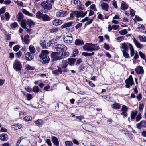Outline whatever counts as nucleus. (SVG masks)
Instances as JSON below:
<instances>
[{
    "mask_svg": "<svg viewBox=\"0 0 146 146\" xmlns=\"http://www.w3.org/2000/svg\"><path fill=\"white\" fill-rule=\"evenodd\" d=\"M66 146H73V144L72 142L70 141H67L65 142Z\"/></svg>",
    "mask_w": 146,
    "mask_h": 146,
    "instance_id": "nucleus-51",
    "label": "nucleus"
},
{
    "mask_svg": "<svg viewBox=\"0 0 146 146\" xmlns=\"http://www.w3.org/2000/svg\"><path fill=\"white\" fill-rule=\"evenodd\" d=\"M13 68L16 71H19L22 67V65L20 62L17 60H16L13 64Z\"/></svg>",
    "mask_w": 146,
    "mask_h": 146,
    "instance_id": "nucleus-6",
    "label": "nucleus"
},
{
    "mask_svg": "<svg viewBox=\"0 0 146 146\" xmlns=\"http://www.w3.org/2000/svg\"><path fill=\"white\" fill-rule=\"evenodd\" d=\"M83 48L85 51L91 52L98 50L99 47L97 45L87 43L83 46Z\"/></svg>",
    "mask_w": 146,
    "mask_h": 146,
    "instance_id": "nucleus-1",
    "label": "nucleus"
},
{
    "mask_svg": "<svg viewBox=\"0 0 146 146\" xmlns=\"http://www.w3.org/2000/svg\"><path fill=\"white\" fill-rule=\"evenodd\" d=\"M27 24L29 26V27L34 25V23L31 20H29L27 21Z\"/></svg>",
    "mask_w": 146,
    "mask_h": 146,
    "instance_id": "nucleus-62",
    "label": "nucleus"
},
{
    "mask_svg": "<svg viewBox=\"0 0 146 146\" xmlns=\"http://www.w3.org/2000/svg\"><path fill=\"white\" fill-rule=\"evenodd\" d=\"M23 94L26 96L28 100H29L32 99V95L31 94H25L24 93H23Z\"/></svg>",
    "mask_w": 146,
    "mask_h": 146,
    "instance_id": "nucleus-47",
    "label": "nucleus"
},
{
    "mask_svg": "<svg viewBox=\"0 0 146 146\" xmlns=\"http://www.w3.org/2000/svg\"><path fill=\"white\" fill-rule=\"evenodd\" d=\"M94 19V18H93L92 19H90L88 17H86L82 20L81 21L82 22H84L86 21H88L86 23L88 25H89L92 23Z\"/></svg>",
    "mask_w": 146,
    "mask_h": 146,
    "instance_id": "nucleus-21",
    "label": "nucleus"
},
{
    "mask_svg": "<svg viewBox=\"0 0 146 146\" xmlns=\"http://www.w3.org/2000/svg\"><path fill=\"white\" fill-rule=\"evenodd\" d=\"M125 83L126 84L125 86L127 88H129L130 86L132 85L133 81L131 75H130L128 78L125 80Z\"/></svg>",
    "mask_w": 146,
    "mask_h": 146,
    "instance_id": "nucleus-10",
    "label": "nucleus"
},
{
    "mask_svg": "<svg viewBox=\"0 0 146 146\" xmlns=\"http://www.w3.org/2000/svg\"><path fill=\"white\" fill-rule=\"evenodd\" d=\"M112 27L113 29L114 30H118L119 28L120 27V26L117 25H112Z\"/></svg>",
    "mask_w": 146,
    "mask_h": 146,
    "instance_id": "nucleus-60",
    "label": "nucleus"
},
{
    "mask_svg": "<svg viewBox=\"0 0 146 146\" xmlns=\"http://www.w3.org/2000/svg\"><path fill=\"white\" fill-rule=\"evenodd\" d=\"M8 139V136L7 134L3 133L0 135V139L4 141H7Z\"/></svg>",
    "mask_w": 146,
    "mask_h": 146,
    "instance_id": "nucleus-23",
    "label": "nucleus"
},
{
    "mask_svg": "<svg viewBox=\"0 0 146 146\" xmlns=\"http://www.w3.org/2000/svg\"><path fill=\"white\" fill-rule=\"evenodd\" d=\"M22 55V53L21 52L19 51L17 52L16 53L15 55L18 58L20 57Z\"/></svg>",
    "mask_w": 146,
    "mask_h": 146,
    "instance_id": "nucleus-64",
    "label": "nucleus"
},
{
    "mask_svg": "<svg viewBox=\"0 0 146 146\" xmlns=\"http://www.w3.org/2000/svg\"><path fill=\"white\" fill-rule=\"evenodd\" d=\"M67 14V12L62 10L59 11L56 13V16L60 18L66 16Z\"/></svg>",
    "mask_w": 146,
    "mask_h": 146,
    "instance_id": "nucleus-12",
    "label": "nucleus"
},
{
    "mask_svg": "<svg viewBox=\"0 0 146 146\" xmlns=\"http://www.w3.org/2000/svg\"><path fill=\"white\" fill-rule=\"evenodd\" d=\"M52 139V142L56 146H58L59 145V142L57 138L54 136H53Z\"/></svg>",
    "mask_w": 146,
    "mask_h": 146,
    "instance_id": "nucleus-31",
    "label": "nucleus"
},
{
    "mask_svg": "<svg viewBox=\"0 0 146 146\" xmlns=\"http://www.w3.org/2000/svg\"><path fill=\"white\" fill-rule=\"evenodd\" d=\"M35 125L39 127H41L43 125V121L41 119H38L35 122Z\"/></svg>",
    "mask_w": 146,
    "mask_h": 146,
    "instance_id": "nucleus-18",
    "label": "nucleus"
},
{
    "mask_svg": "<svg viewBox=\"0 0 146 146\" xmlns=\"http://www.w3.org/2000/svg\"><path fill=\"white\" fill-rule=\"evenodd\" d=\"M58 69L53 71L52 72L53 74H59L62 73V71L61 68L59 66H57Z\"/></svg>",
    "mask_w": 146,
    "mask_h": 146,
    "instance_id": "nucleus-29",
    "label": "nucleus"
},
{
    "mask_svg": "<svg viewBox=\"0 0 146 146\" xmlns=\"http://www.w3.org/2000/svg\"><path fill=\"white\" fill-rule=\"evenodd\" d=\"M23 125L20 124H16L12 126V128L15 130H17L21 128Z\"/></svg>",
    "mask_w": 146,
    "mask_h": 146,
    "instance_id": "nucleus-27",
    "label": "nucleus"
},
{
    "mask_svg": "<svg viewBox=\"0 0 146 146\" xmlns=\"http://www.w3.org/2000/svg\"><path fill=\"white\" fill-rule=\"evenodd\" d=\"M76 60L75 59L73 58H70L68 59V63L70 65H72L74 64Z\"/></svg>",
    "mask_w": 146,
    "mask_h": 146,
    "instance_id": "nucleus-34",
    "label": "nucleus"
},
{
    "mask_svg": "<svg viewBox=\"0 0 146 146\" xmlns=\"http://www.w3.org/2000/svg\"><path fill=\"white\" fill-rule=\"evenodd\" d=\"M68 65V61L67 60H65L62 61V63L60 65V67L61 68L62 72H66L68 71V69L67 68Z\"/></svg>",
    "mask_w": 146,
    "mask_h": 146,
    "instance_id": "nucleus-8",
    "label": "nucleus"
},
{
    "mask_svg": "<svg viewBox=\"0 0 146 146\" xmlns=\"http://www.w3.org/2000/svg\"><path fill=\"white\" fill-rule=\"evenodd\" d=\"M92 126L89 125H86V127L84 129L87 131L89 132L90 129Z\"/></svg>",
    "mask_w": 146,
    "mask_h": 146,
    "instance_id": "nucleus-57",
    "label": "nucleus"
},
{
    "mask_svg": "<svg viewBox=\"0 0 146 146\" xmlns=\"http://www.w3.org/2000/svg\"><path fill=\"white\" fill-rule=\"evenodd\" d=\"M10 26L11 28H14L18 26V25L17 23L16 22H14L11 24Z\"/></svg>",
    "mask_w": 146,
    "mask_h": 146,
    "instance_id": "nucleus-56",
    "label": "nucleus"
},
{
    "mask_svg": "<svg viewBox=\"0 0 146 146\" xmlns=\"http://www.w3.org/2000/svg\"><path fill=\"white\" fill-rule=\"evenodd\" d=\"M24 119L26 121H31L32 117L30 116H26L24 118Z\"/></svg>",
    "mask_w": 146,
    "mask_h": 146,
    "instance_id": "nucleus-44",
    "label": "nucleus"
},
{
    "mask_svg": "<svg viewBox=\"0 0 146 146\" xmlns=\"http://www.w3.org/2000/svg\"><path fill=\"white\" fill-rule=\"evenodd\" d=\"M62 23V20L58 19L54 20L52 22L53 25L55 26H58L61 25Z\"/></svg>",
    "mask_w": 146,
    "mask_h": 146,
    "instance_id": "nucleus-22",
    "label": "nucleus"
},
{
    "mask_svg": "<svg viewBox=\"0 0 146 146\" xmlns=\"http://www.w3.org/2000/svg\"><path fill=\"white\" fill-rule=\"evenodd\" d=\"M89 132H91L94 133H96L97 132V130L95 127L92 126Z\"/></svg>",
    "mask_w": 146,
    "mask_h": 146,
    "instance_id": "nucleus-38",
    "label": "nucleus"
},
{
    "mask_svg": "<svg viewBox=\"0 0 146 146\" xmlns=\"http://www.w3.org/2000/svg\"><path fill=\"white\" fill-rule=\"evenodd\" d=\"M74 4L76 6H79L81 3L82 0H73Z\"/></svg>",
    "mask_w": 146,
    "mask_h": 146,
    "instance_id": "nucleus-45",
    "label": "nucleus"
},
{
    "mask_svg": "<svg viewBox=\"0 0 146 146\" xmlns=\"http://www.w3.org/2000/svg\"><path fill=\"white\" fill-rule=\"evenodd\" d=\"M87 12L86 11L84 13L83 11H74L72 12V13L70 14V18H68L67 19V20H72L73 19V15H74L77 17V18L81 17L83 18L87 14Z\"/></svg>",
    "mask_w": 146,
    "mask_h": 146,
    "instance_id": "nucleus-2",
    "label": "nucleus"
},
{
    "mask_svg": "<svg viewBox=\"0 0 146 146\" xmlns=\"http://www.w3.org/2000/svg\"><path fill=\"white\" fill-rule=\"evenodd\" d=\"M26 59L27 60H31L34 58V56L32 55L30 52H27L25 54V55Z\"/></svg>",
    "mask_w": 146,
    "mask_h": 146,
    "instance_id": "nucleus-17",
    "label": "nucleus"
},
{
    "mask_svg": "<svg viewBox=\"0 0 146 146\" xmlns=\"http://www.w3.org/2000/svg\"><path fill=\"white\" fill-rule=\"evenodd\" d=\"M101 6L102 9L106 11H108V10L109 5L106 3L104 2H101Z\"/></svg>",
    "mask_w": 146,
    "mask_h": 146,
    "instance_id": "nucleus-15",
    "label": "nucleus"
},
{
    "mask_svg": "<svg viewBox=\"0 0 146 146\" xmlns=\"http://www.w3.org/2000/svg\"><path fill=\"white\" fill-rule=\"evenodd\" d=\"M42 20L44 21H48L50 20V17L46 14H44L43 15L42 18Z\"/></svg>",
    "mask_w": 146,
    "mask_h": 146,
    "instance_id": "nucleus-32",
    "label": "nucleus"
},
{
    "mask_svg": "<svg viewBox=\"0 0 146 146\" xmlns=\"http://www.w3.org/2000/svg\"><path fill=\"white\" fill-rule=\"evenodd\" d=\"M133 42L138 48L141 49L143 48L142 44L139 43L135 38L133 39Z\"/></svg>",
    "mask_w": 146,
    "mask_h": 146,
    "instance_id": "nucleus-24",
    "label": "nucleus"
},
{
    "mask_svg": "<svg viewBox=\"0 0 146 146\" xmlns=\"http://www.w3.org/2000/svg\"><path fill=\"white\" fill-rule=\"evenodd\" d=\"M138 37L141 42H146V37L145 36L139 35Z\"/></svg>",
    "mask_w": 146,
    "mask_h": 146,
    "instance_id": "nucleus-35",
    "label": "nucleus"
},
{
    "mask_svg": "<svg viewBox=\"0 0 146 146\" xmlns=\"http://www.w3.org/2000/svg\"><path fill=\"white\" fill-rule=\"evenodd\" d=\"M120 48L122 49V51H127L128 50V47L125 43H123L121 44Z\"/></svg>",
    "mask_w": 146,
    "mask_h": 146,
    "instance_id": "nucleus-26",
    "label": "nucleus"
},
{
    "mask_svg": "<svg viewBox=\"0 0 146 146\" xmlns=\"http://www.w3.org/2000/svg\"><path fill=\"white\" fill-rule=\"evenodd\" d=\"M55 48L57 51L60 52H63L67 50L66 46L62 44H59L56 46Z\"/></svg>",
    "mask_w": 146,
    "mask_h": 146,
    "instance_id": "nucleus-7",
    "label": "nucleus"
},
{
    "mask_svg": "<svg viewBox=\"0 0 146 146\" xmlns=\"http://www.w3.org/2000/svg\"><path fill=\"white\" fill-rule=\"evenodd\" d=\"M21 38L23 41L26 44H28L29 43V36L28 35H26L23 38L22 36H21Z\"/></svg>",
    "mask_w": 146,
    "mask_h": 146,
    "instance_id": "nucleus-16",
    "label": "nucleus"
},
{
    "mask_svg": "<svg viewBox=\"0 0 146 146\" xmlns=\"http://www.w3.org/2000/svg\"><path fill=\"white\" fill-rule=\"evenodd\" d=\"M21 25L22 28L25 29V30L27 32H30L31 29L29 28H27L26 27L27 25V21L26 20H23L21 21Z\"/></svg>",
    "mask_w": 146,
    "mask_h": 146,
    "instance_id": "nucleus-13",
    "label": "nucleus"
},
{
    "mask_svg": "<svg viewBox=\"0 0 146 146\" xmlns=\"http://www.w3.org/2000/svg\"><path fill=\"white\" fill-rule=\"evenodd\" d=\"M58 28L57 27L53 28L50 30V31L51 33H53L56 32L58 31Z\"/></svg>",
    "mask_w": 146,
    "mask_h": 146,
    "instance_id": "nucleus-54",
    "label": "nucleus"
},
{
    "mask_svg": "<svg viewBox=\"0 0 146 146\" xmlns=\"http://www.w3.org/2000/svg\"><path fill=\"white\" fill-rule=\"evenodd\" d=\"M5 15L6 20H9L10 19V15L9 13L8 12H6Z\"/></svg>",
    "mask_w": 146,
    "mask_h": 146,
    "instance_id": "nucleus-61",
    "label": "nucleus"
},
{
    "mask_svg": "<svg viewBox=\"0 0 146 146\" xmlns=\"http://www.w3.org/2000/svg\"><path fill=\"white\" fill-rule=\"evenodd\" d=\"M47 1L42 2L41 5L44 9L50 10L52 7V4L48 3Z\"/></svg>",
    "mask_w": 146,
    "mask_h": 146,
    "instance_id": "nucleus-9",
    "label": "nucleus"
},
{
    "mask_svg": "<svg viewBox=\"0 0 146 146\" xmlns=\"http://www.w3.org/2000/svg\"><path fill=\"white\" fill-rule=\"evenodd\" d=\"M49 52L47 50H43L41 51L39 55V57L44 63H48L50 61L49 56H47Z\"/></svg>",
    "mask_w": 146,
    "mask_h": 146,
    "instance_id": "nucleus-3",
    "label": "nucleus"
},
{
    "mask_svg": "<svg viewBox=\"0 0 146 146\" xmlns=\"http://www.w3.org/2000/svg\"><path fill=\"white\" fill-rule=\"evenodd\" d=\"M135 70L136 73L138 74H143L144 72L143 67L139 65L136 67Z\"/></svg>",
    "mask_w": 146,
    "mask_h": 146,
    "instance_id": "nucleus-14",
    "label": "nucleus"
},
{
    "mask_svg": "<svg viewBox=\"0 0 146 146\" xmlns=\"http://www.w3.org/2000/svg\"><path fill=\"white\" fill-rule=\"evenodd\" d=\"M82 55L85 56H89L92 55H94V52H92V53H89L86 52H83L82 53Z\"/></svg>",
    "mask_w": 146,
    "mask_h": 146,
    "instance_id": "nucleus-40",
    "label": "nucleus"
},
{
    "mask_svg": "<svg viewBox=\"0 0 146 146\" xmlns=\"http://www.w3.org/2000/svg\"><path fill=\"white\" fill-rule=\"evenodd\" d=\"M25 68L27 70H33L34 68L33 67L30 66L28 64L26 65L25 66Z\"/></svg>",
    "mask_w": 146,
    "mask_h": 146,
    "instance_id": "nucleus-53",
    "label": "nucleus"
},
{
    "mask_svg": "<svg viewBox=\"0 0 146 146\" xmlns=\"http://www.w3.org/2000/svg\"><path fill=\"white\" fill-rule=\"evenodd\" d=\"M29 49L31 53H34L35 52V49L33 45H30L29 47Z\"/></svg>",
    "mask_w": 146,
    "mask_h": 146,
    "instance_id": "nucleus-41",
    "label": "nucleus"
},
{
    "mask_svg": "<svg viewBox=\"0 0 146 146\" xmlns=\"http://www.w3.org/2000/svg\"><path fill=\"white\" fill-rule=\"evenodd\" d=\"M63 39L64 42L66 44L71 43L73 40L72 35L69 33L66 35L63 36Z\"/></svg>",
    "mask_w": 146,
    "mask_h": 146,
    "instance_id": "nucleus-5",
    "label": "nucleus"
},
{
    "mask_svg": "<svg viewBox=\"0 0 146 146\" xmlns=\"http://www.w3.org/2000/svg\"><path fill=\"white\" fill-rule=\"evenodd\" d=\"M63 52H54L51 53V56L53 60L57 61L63 58Z\"/></svg>",
    "mask_w": 146,
    "mask_h": 146,
    "instance_id": "nucleus-4",
    "label": "nucleus"
},
{
    "mask_svg": "<svg viewBox=\"0 0 146 146\" xmlns=\"http://www.w3.org/2000/svg\"><path fill=\"white\" fill-rule=\"evenodd\" d=\"M20 48V46L19 45H17L15 46L13 48V50L15 51H18Z\"/></svg>",
    "mask_w": 146,
    "mask_h": 146,
    "instance_id": "nucleus-63",
    "label": "nucleus"
},
{
    "mask_svg": "<svg viewBox=\"0 0 146 146\" xmlns=\"http://www.w3.org/2000/svg\"><path fill=\"white\" fill-rule=\"evenodd\" d=\"M137 127L139 129L146 128V121L142 120L140 123L136 124Z\"/></svg>",
    "mask_w": 146,
    "mask_h": 146,
    "instance_id": "nucleus-11",
    "label": "nucleus"
},
{
    "mask_svg": "<svg viewBox=\"0 0 146 146\" xmlns=\"http://www.w3.org/2000/svg\"><path fill=\"white\" fill-rule=\"evenodd\" d=\"M15 3H16L17 5L21 7H24L23 4V2L21 1H19L18 0H17L14 1Z\"/></svg>",
    "mask_w": 146,
    "mask_h": 146,
    "instance_id": "nucleus-46",
    "label": "nucleus"
},
{
    "mask_svg": "<svg viewBox=\"0 0 146 146\" xmlns=\"http://www.w3.org/2000/svg\"><path fill=\"white\" fill-rule=\"evenodd\" d=\"M137 113V111H132L131 114V119H134Z\"/></svg>",
    "mask_w": 146,
    "mask_h": 146,
    "instance_id": "nucleus-50",
    "label": "nucleus"
},
{
    "mask_svg": "<svg viewBox=\"0 0 146 146\" xmlns=\"http://www.w3.org/2000/svg\"><path fill=\"white\" fill-rule=\"evenodd\" d=\"M128 109V108L125 105H123L121 109V111H122V112L127 113Z\"/></svg>",
    "mask_w": 146,
    "mask_h": 146,
    "instance_id": "nucleus-42",
    "label": "nucleus"
},
{
    "mask_svg": "<svg viewBox=\"0 0 146 146\" xmlns=\"http://www.w3.org/2000/svg\"><path fill=\"white\" fill-rule=\"evenodd\" d=\"M142 19L140 18L138 16H135V18L133 19V21L134 22L136 23L137 21H141Z\"/></svg>",
    "mask_w": 146,
    "mask_h": 146,
    "instance_id": "nucleus-49",
    "label": "nucleus"
},
{
    "mask_svg": "<svg viewBox=\"0 0 146 146\" xmlns=\"http://www.w3.org/2000/svg\"><path fill=\"white\" fill-rule=\"evenodd\" d=\"M84 42L82 40L79 39H76L75 41V44L76 45H81L83 44Z\"/></svg>",
    "mask_w": 146,
    "mask_h": 146,
    "instance_id": "nucleus-33",
    "label": "nucleus"
},
{
    "mask_svg": "<svg viewBox=\"0 0 146 146\" xmlns=\"http://www.w3.org/2000/svg\"><path fill=\"white\" fill-rule=\"evenodd\" d=\"M57 41L56 39L51 40L48 42L47 45L48 46H54V44L57 43Z\"/></svg>",
    "mask_w": 146,
    "mask_h": 146,
    "instance_id": "nucleus-20",
    "label": "nucleus"
},
{
    "mask_svg": "<svg viewBox=\"0 0 146 146\" xmlns=\"http://www.w3.org/2000/svg\"><path fill=\"white\" fill-rule=\"evenodd\" d=\"M128 7V6L126 3L123 1H122L121 2V9L123 10H125L127 9Z\"/></svg>",
    "mask_w": 146,
    "mask_h": 146,
    "instance_id": "nucleus-28",
    "label": "nucleus"
},
{
    "mask_svg": "<svg viewBox=\"0 0 146 146\" xmlns=\"http://www.w3.org/2000/svg\"><path fill=\"white\" fill-rule=\"evenodd\" d=\"M127 52V51H122L123 55L125 58H128L129 56V55Z\"/></svg>",
    "mask_w": 146,
    "mask_h": 146,
    "instance_id": "nucleus-52",
    "label": "nucleus"
},
{
    "mask_svg": "<svg viewBox=\"0 0 146 146\" xmlns=\"http://www.w3.org/2000/svg\"><path fill=\"white\" fill-rule=\"evenodd\" d=\"M78 53V51L77 49H75L73 51V55L74 56H76Z\"/></svg>",
    "mask_w": 146,
    "mask_h": 146,
    "instance_id": "nucleus-59",
    "label": "nucleus"
},
{
    "mask_svg": "<svg viewBox=\"0 0 146 146\" xmlns=\"http://www.w3.org/2000/svg\"><path fill=\"white\" fill-rule=\"evenodd\" d=\"M22 11L24 13L25 15H28V16H31L32 17L33 16V14L29 12L28 11H27V10H26V9H22Z\"/></svg>",
    "mask_w": 146,
    "mask_h": 146,
    "instance_id": "nucleus-37",
    "label": "nucleus"
},
{
    "mask_svg": "<svg viewBox=\"0 0 146 146\" xmlns=\"http://www.w3.org/2000/svg\"><path fill=\"white\" fill-rule=\"evenodd\" d=\"M23 14L21 12H19L16 16V18L18 22H20L23 20Z\"/></svg>",
    "mask_w": 146,
    "mask_h": 146,
    "instance_id": "nucleus-25",
    "label": "nucleus"
},
{
    "mask_svg": "<svg viewBox=\"0 0 146 146\" xmlns=\"http://www.w3.org/2000/svg\"><path fill=\"white\" fill-rule=\"evenodd\" d=\"M40 43L42 47L43 48H46V42L45 39L44 38H41L40 39Z\"/></svg>",
    "mask_w": 146,
    "mask_h": 146,
    "instance_id": "nucleus-19",
    "label": "nucleus"
},
{
    "mask_svg": "<svg viewBox=\"0 0 146 146\" xmlns=\"http://www.w3.org/2000/svg\"><path fill=\"white\" fill-rule=\"evenodd\" d=\"M119 33L121 35H123L127 34V31L126 29H124L119 31Z\"/></svg>",
    "mask_w": 146,
    "mask_h": 146,
    "instance_id": "nucleus-55",
    "label": "nucleus"
},
{
    "mask_svg": "<svg viewBox=\"0 0 146 146\" xmlns=\"http://www.w3.org/2000/svg\"><path fill=\"white\" fill-rule=\"evenodd\" d=\"M35 93H38L40 91V89L38 86H35L33 87L32 89Z\"/></svg>",
    "mask_w": 146,
    "mask_h": 146,
    "instance_id": "nucleus-43",
    "label": "nucleus"
},
{
    "mask_svg": "<svg viewBox=\"0 0 146 146\" xmlns=\"http://www.w3.org/2000/svg\"><path fill=\"white\" fill-rule=\"evenodd\" d=\"M43 14L40 11H38L36 14V16L37 18L39 19H42Z\"/></svg>",
    "mask_w": 146,
    "mask_h": 146,
    "instance_id": "nucleus-39",
    "label": "nucleus"
},
{
    "mask_svg": "<svg viewBox=\"0 0 146 146\" xmlns=\"http://www.w3.org/2000/svg\"><path fill=\"white\" fill-rule=\"evenodd\" d=\"M72 24L73 22H70L66 23L63 24V25H62L61 26V28L62 29H63L64 28L69 27H70Z\"/></svg>",
    "mask_w": 146,
    "mask_h": 146,
    "instance_id": "nucleus-30",
    "label": "nucleus"
},
{
    "mask_svg": "<svg viewBox=\"0 0 146 146\" xmlns=\"http://www.w3.org/2000/svg\"><path fill=\"white\" fill-rule=\"evenodd\" d=\"M141 119V115L140 113H139L138 114L136 117V121H138L140 120Z\"/></svg>",
    "mask_w": 146,
    "mask_h": 146,
    "instance_id": "nucleus-58",
    "label": "nucleus"
},
{
    "mask_svg": "<svg viewBox=\"0 0 146 146\" xmlns=\"http://www.w3.org/2000/svg\"><path fill=\"white\" fill-rule=\"evenodd\" d=\"M112 108L113 109L116 110L119 109L121 108L120 104L117 103H115L112 104Z\"/></svg>",
    "mask_w": 146,
    "mask_h": 146,
    "instance_id": "nucleus-36",
    "label": "nucleus"
},
{
    "mask_svg": "<svg viewBox=\"0 0 146 146\" xmlns=\"http://www.w3.org/2000/svg\"><path fill=\"white\" fill-rule=\"evenodd\" d=\"M139 54L141 58L144 59L145 61V60L146 59V58L145 55L141 51L139 52Z\"/></svg>",
    "mask_w": 146,
    "mask_h": 146,
    "instance_id": "nucleus-48",
    "label": "nucleus"
}]
</instances>
